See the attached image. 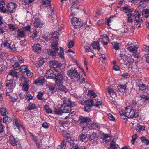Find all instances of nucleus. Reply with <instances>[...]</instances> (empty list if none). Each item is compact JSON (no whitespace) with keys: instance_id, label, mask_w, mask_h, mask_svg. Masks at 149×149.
<instances>
[{"instance_id":"f257e3e1","label":"nucleus","mask_w":149,"mask_h":149,"mask_svg":"<svg viewBox=\"0 0 149 149\" xmlns=\"http://www.w3.org/2000/svg\"><path fill=\"white\" fill-rule=\"evenodd\" d=\"M58 69L53 70L49 69L46 73V76L49 78L55 79V83L57 85H59L62 83L64 76L63 74Z\"/></svg>"},{"instance_id":"f03ea898","label":"nucleus","mask_w":149,"mask_h":149,"mask_svg":"<svg viewBox=\"0 0 149 149\" xmlns=\"http://www.w3.org/2000/svg\"><path fill=\"white\" fill-rule=\"evenodd\" d=\"M59 35V32L54 31L50 37V39L53 41L51 45L52 50H55L56 51H58V39Z\"/></svg>"},{"instance_id":"7ed1b4c3","label":"nucleus","mask_w":149,"mask_h":149,"mask_svg":"<svg viewBox=\"0 0 149 149\" xmlns=\"http://www.w3.org/2000/svg\"><path fill=\"white\" fill-rule=\"evenodd\" d=\"M125 115L128 118H132L134 117L137 118L139 116V113L137 112L134 111V110L131 106L126 107L124 110Z\"/></svg>"},{"instance_id":"20e7f679","label":"nucleus","mask_w":149,"mask_h":149,"mask_svg":"<svg viewBox=\"0 0 149 149\" xmlns=\"http://www.w3.org/2000/svg\"><path fill=\"white\" fill-rule=\"evenodd\" d=\"M13 79H10L9 76H7L6 80V86L8 90H10L11 91H13V89L15 86V83Z\"/></svg>"},{"instance_id":"39448f33","label":"nucleus","mask_w":149,"mask_h":149,"mask_svg":"<svg viewBox=\"0 0 149 149\" xmlns=\"http://www.w3.org/2000/svg\"><path fill=\"white\" fill-rule=\"evenodd\" d=\"M90 121V118L88 117H85L81 116H79V119L80 125L83 128L85 127Z\"/></svg>"},{"instance_id":"423d86ee","label":"nucleus","mask_w":149,"mask_h":149,"mask_svg":"<svg viewBox=\"0 0 149 149\" xmlns=\"http://www.w3.org/2000/svg\"><path fill=\"white\" fill-rule=\"evenodd\" d=\"M65 77V76H63V79L62 84L59 85H57L58 87H59L58 89V93H62V94L63 95L65 94L68 91V89L66 88V87L65 86L62 85Z\"/></svg>"},{"instance_id":"0eeeda50","label":"nucleus","mask_w":149,"mask_h":149,"mask_svg":"<svg viewBox=\"0 0 149 149\" xmlns=\"http://www.w3.org/2000/svg\"><path fill=\"white\" fill-rule=\"evenodd\" d=\"M8 11L10 13H13L16 10L17 8V5L13 2L9 3L7 6Z\"/></svg>"},{"instance_id":"6e6552de","label":"nucleus","mask_w":149,"mask_h":149,"mask_svg":"<svg viewBox=\"0 0 149 149\" xmlns=\"http://www.w3.org/2000/svg\"><path fill=\"white\" fill-rule=\"evenodd\" d=\"M68 73L72 79L74 80L78 77L79 75L77 71L74 69L69 70Z\"/></svg>"},{"instance_id":"1a4fd4ad","label":"nucleus","mask_w":149,"mask_h":149,"mask_svg":"<svg viewBox=\"0 0 149 149\" xmlns=\"http://www.w3.org/2000/svg\"><path fill=\"white\" fill-rule=\"evenodd\" d=\"M61 110L63 113H68L71 111L70 107L67 104L63 103L61 106Z\"/></svg>"},{"instance_id":"9d476101","label":"nucleus","mask_w":149,"mask_h":149,"mask_svg":"<svg viewBox=\"0 0 149 149\" xmlns=\"http://www.w3.org/2000/svg\"><path fill=\"white\" fill-rule=\"evenodd\" d=\"M23 80L22 84L23 88L24 90L27 91H28L30 87L29 84V80L27 78L25 77H23Z\"/></svg>"},{"instance_id":"9b49d317","label":"nucleus","mask_w":149,"mask_h":149,"mask_svg":"<svg viewBox=\"0 0 149 149\" xmlns=\"http://www.w3.org/2000/svg\"><path fill=\"white\" fill-rule=\"evenodd\" d=\"M9 140L10 143L13 146H15L19 142V139L18 138H15L13 135L9 136Z\"/></svg>"},{"instance_id":"f8f14e48","label":"nucleus","mask_w":149,"mask_h":149,"mask_svg":"<svg viewBox=\"0 0 149 149\" xmlns=\"http://www.w3.org/2000/svg\"><path fill=\"white\" fill-rule=\"evenodd\" d=\"M86 137L90 141H95L97 138V135L94 132H88L86 135Z\"/></svg>"},{"instance_id":"ddd939ff","label":"nucleus","mask_w":149,"mask_h":149,"mask_svg":"<svg viewBox=\"0 0 149 149\" xmlns=\"http://www.w3.org/2000/svg\"><path fill=\"white\" fill-rule=\"evenodd\" d=\"M100 41L102 43L106 45L109 42V40L108 36L106 35H103L100 36Z\"/></svg>"},{"instance_id":"4468645a","label":"nucleus","mask_w":149,"mask_h":149,"mask_svg":"<svg viewBox=\"0 0 149 149\" xmlns=\"http://www.w3.org/2000/svg\"><path fill=\"white\" fill-rule=\"evenodd\" d=\"M13 125L15 127V129L16 131H20L21 128H22V126L20 125L18 122V120L16 118L13 120Z\"/></svg>"},{"instance_id":"2eb2a0df","label":"nucleus","mask_w":149,"mask_h":149,"mask_svg":"<svg viewBox=\"0 0 149 149\" xmlns=\"http://www.w3.org/2000/svg\"><path fill=\"white\" fill-rule=\"evenodd\" d=\"M134 26L137 27H140L143 23V19L141 18L136 17L135 18Z\"/></svg>"},{"instance_id":"dca6fc26","label":"nucleus","mask_w":149,"mask_h":149,"mask_svg":"<svg viewBox=\"0 0 149 149\" xmlns=\"http://www.w3.org/2000/svg\"><path fill=\"white\" fill-rule=\"evenodd\" d=\"M49 65L50 67L53 68H56L61 66L60 63L58 61L55 60L50 61Z\"/></svg>"},{"instance_id":"f3484780","label":"nucleus","mask_w":149,"mask_h":149,"mask_svg":"<svg viewBox=\"0 0 149 149\" xmlns=\"http://www.w3.org/2000/svg\"><path fill=\"white\" fill-rule=\"evenodd\" d=\"M135 130L137 131L138 132L140 133H143V132L145 131V127L144 126L138 124L135 128Z\"/></svg>"},{"instance_id":"a211bd4d","label":"nucleus","mask_w":149,"mask_h":149,"mask_svg":"<svg viewBox=\"0 0 149 149\" xmlns=\"http://www.w3.org/2000/svg\"><path fill=\"white\" fill-rule=\"evenodd\" d=\"M4 0H0V11L4 13H7V11L5 8Z\"/></svg>"},{"instance_id":"6ab92c4d","label":"nucleus","mask_w":149,"mask_h":149,"mask_svg":"<svg viewBox=\"0 0 149 149\" xmlns=\"http://www.w3.org/2000/svg\"><path fill=\"white\" fill-rule=\"evenodd\" d=\"M17 36L21 38H24L26 35V33L22 28L17 31Z\"/></svg>"},{"instance_id":"aec40b11","label":"nucleus","mask_w":149,"mask_h":149,"mask_svg":"<svg viewBox=\"0 0 149 149\" xmlns=\"http://www.w3.org/2000/svg\"><path fill=\"white\" fill-rule=\"evenodd\" d=\"M45 82V79L43 77H39L38 79L35 80L33 83L37 85H42Z\"/></svg>"},{"instance_id":"412c9836","label":"nucleus","mask_w":149,"mask_h":149,"mask_svg":"<svg viewBox=\"0 0 149 149\" xmlns=\"http://www.w3.org/2000/svg\"><path fill=\"white\" fill-rule=\"evenodd\" d=\"M41 46L38 43L35 44L33 46V50L34 52L38 53L41 52Z\"/></svg>"},{"instance_id":"4be33fe9","label":"nucleus","mask_w":149,"mask_h":149,"mask_svg":"<svg viewBox=\"0 0 149 149\" xmlns=\"http://www.w3.org/2000/svg\"><path fill=\"white\" fill-rule=\"evenodd\" d=\"M15 59V57H13L11 59V65H12V66L14 68V69L17 70H18L19 68V65L17 62H14V63H13L12 61L13 62Z\"/></svg>"},{"instance_id":"5701e85b","label":"nucleus","mask_w":149,"mask_h":149,"mask_svg":"<svg viewBox=\"0 0 149 149\" xmlns=\"http://www.w3.org/2000/svg\"><path fill=\"white\" fill-rule=\"evenodd\" d=\"M79 7L78 6H71L69 10V11L70 12L71 15H70V16L74 15V13L76 12V10L79 9Z\"/></svg>"},{"instance_id":"b1692460","label":"nucleus","mask_w":149,"mask_h":149,"mask_svg":"<svg viewBox=\"0 0 149 149\" xmlns=\"http://www.w3.org/2000/svg\"><path fill=\"white\" fill-rule=\"evenodd\" d=\"M138 48L137 46L136 45H135L129 47H128V49L134 53H136L137 52Z\"/></svg>"},{"instance_id":"393cba45","label":"nucleus","mask_w":149,"mask_h":149,"mask_svg":"<svg viewBox=\"0 0 149 149\" xmlns=\"http://www.w3.org/2000/svg\"><path fill=\"white\" fill-rule=\"evenodd\" d=\"M116 139L114 138L110 144L111 149H117L119 145L116 144Z\"/></svg>"},{"instance_id":"a878e982","label":"nucleus","mask_w":149,"mask_h":149,"mask_svg":"<svg viewBox=\"0 0 149 149\" xmlns=\"http://www.w3.org/2000/svg\"><path fill=\"white\" fill-rule=\"evenodd\" d=\"M34 25L35 26L38 27L42 26L43 24L41 22L40 19L39 18H37L35 19Z\"/></svg>"},{"instance_id":"bb28decb","label":"nucleus","mask_w":149,"mask_h":149,"mask_svg":"<svg viewBox=\"0 0 149 149\" xmlns=\"http://www.w3.org/2000/svg\"><path fill=\"white\" fill-rule=\"evenodd\" d=\"M137 3L138 4V8L139 9L144 8L146 4V3L143 0H138Z\"/></svg>"},{"instance_id":"cd10ccee","label":"nucleus","mask_w":149,"mask_h":149,"mask_svg":"<svg viewBox=\"0 0 149 149\" xmlns=\"http://www.w3.org/2000/svg\"><path fill=\"white\" fill-rule=\"evenodd\" d=\"M123 61L124 62V64L127 66H129L130 65L132 61L130 58L126 57L125 58L123 59Z\"/></svg>"},{"instance_id":"c85d7f7f","label":"nucleus","mask_w":149,"mask_h":149,"mask_svg":"<svg viewBox=\"0 0 149 149\" xmlns=\"http://www.w3.org/2000/svg\"><path fill=\"white\" fill-rule=\"evenodd\" d=\"M83 103H84V104L86 105V106L92 107L94 105V102L93 100L89 99L85 101Z\"/></svg>"},{"instance_id":"c756f323","label":"nucleus","mask_w":149,"mask_h":149,"mask_svg":"<svg viewBox=\"0 0 149 149\" xmlns=\"http://www.w3.org/2000/svg\"><path fill=\"white\" fill-rule=\"evenodd\" d=\"M85 79L82 77H80L79 75L78 77L75 79V81H77L79 84L84 83L85 82Z\"/></svg>"},{"instance_id":"7c9ffc66","label":"nucleus","mask_w":149,"mask_h":149,"mask_svg":"<svg viewBox=\"0 0 149 149\" xmlns=\"http://www.w3.org/2000/svg\"><path fill=\"white\" fill-rule=\"evenodd\" d=\"M142 13L144 17L148 18L149 17V9H143L142 11Z\"/></svg>"},{"instance_id":"2f4dec72","label":"nucleus","mask_w":149,"mask_h":149,"mask_svg":"<svg viewBox=\"0 0 149 149\" xmlns=\"http://www.w3.org/2000/svg\"><path fill=\"white\" fill-rule=\"evenodd\" d=\"M113 47L115 50H118L120 49V44L117 42H114L112 43Z\"/></svg>"},{"instance_id":"473e14b6","label":"nucleus","mask_w":149,"mask_h":149,"mask_svg":"<svg viewBox=\"0 0 149 149\" xmlns=\"http://www.w3.org/2000/svg\"><path fill=\"white\" fill-rule=\"evenodd\" d=\"M99 43V42L98 41H96L92 44V46L94 49L99 50L100 49Z\"/></svg>"},{"instance_id":"72a5a7b5","label":"nucleus","mask_w":149,"mask_h":149,"mask_svg":"<svg viewBox=\"0 0 149 149\" xmlns=\"http://www.w3.org/2000/svg\"><path fill=\"white\" fill-rule=\"evenodd\" d=\"M43 110L45 111L48 113H52V111L51 109L49 107V105H45L44 108Z\"/></svg>"},{"instance_id":"f704fd0d","label":"nucleus","mask_w":149,"mask_h":149,"mask_svg":"<svg viewBox=\"0 0 149 149\" xmlns=\"http://www.w3.org/2000/svg\"><path fill=\"white\" fill-rule=\"evenodd\" d=\"M81 19H79L78 21L75 23L74 25H72L75 28H79L82 25V24L81 21Z\"/></svg>"},{"instance_id":"c9c22d12","label":"nucleus","mask_w":149,"mask_h":149,"mask_svg":"<svg viewBox=\"0 0 149 149\" xmlns=\"http://www.w3.org/2000/svg\"><path fill=\"white\" fill-rule=\"evenodd\" d=\"M36 108V106L34 103H29L27 107V109L28 110H33Z\"/></svg>"},{"instance_id":"e433bc0d","label":"nucleus","mask_w":149,"mask_h":149,"mask_svg":"<svg viewBox=\"0 0 149 149\" xmlns=\"http://www.w3.org/2000/svg\"><path fill=\"white\" fill-rule=\"evenodd\" d=\"M58 51L55 50H49L47 51V52L49 55L52 56H56Z\"/></svg>"},{"instance_id":"4c0bfd02","label":"nucleus","mask_w":149,"mask_h":149,"mask_svg":"<svg viewBox=\"0 0 149 149\" xmlns=\"http://www.w3.org/2000/svg\"><path fill=\"white\" fill-rule=\"evenodd\" d=\"M10 76H11L13 78L14 77L17 78L18 75L17 72L14 71H12L10 72L8 75L7 76H9V77L10 78Z\"/></svg>"},{"instance_id":"58836bf2","label":"nucleus","mask_w":149,"mask_h":149,"mask_svg":"<svg viewBox=\"0 0 149 149\" xmlns=\"http://www.w3.org/2000/svg\"><path fill=\"white\" fill-rule=\"evenodd\" d=\"M19 69L20 72L24 73L26 72L27 70H28V66L26 65H23L21 66L19 68Z\"/></svg>"},{"instance_id":"ea45409f","label":"nucleus","mask_w":149,"mask_h":149,"mask_svg":"<svg viewBox=\"0 0 149 149\" xmlns=\"http://www.w3.org/2000/svg\"><path fill=\"white\" fill-rule=\"evenodd\" d=\"M1 114L3 116L7 115L8 113V112L7 109L4 108H2L0 111Z\"/></svg>"},{"instance_id":"a19ab883","label":"nucleus","mask_w":149,"mask_h":149,"mask_svg":"<svg viewBox=\"0 0 149 149\" xmlns=\"http://www.w3.org/2000/svg\"><path fill=\"white\" fill-rule=\"evenodd\" d=\"M49 19L53 22L56 19V15L53 12V11H52L49 17Z\"/></svg>"},{"instance_id":"79ce46f5","label":"nucleus","mask_w":149,"mask_h":149,"mask_svg":"<svg viewBox=\"0 0 149 149\" xmlns=\"http://www.w3.org/2000/svg\"><path fill=\"white\" fill-rule=\"evenodd\" d=\"M31 28V26L30 25H28L26 26H25L23 27L22 28L23 29L24 31L26 34L29 32H30V29Z\"/></svg>"},{"instance_id":"37998d69","label":"nucleus","mask_w":149,"mask_h":149,"mask_svg":"<svg viewBox=\"0 0 149 149\" xmlns=\"http://www.w3.org/2000/svg\"><path fill=\"white\" fill-rule=\"evenodd\" d=\"M88 95L91 96L93 98H95L97 96V95L94 92L93 90H89L88 92Z\"/></svg>"},{"instance_id":"c03bdc74","label":"nucleus","mask_w":149,"mask_h":149,"mask_svg":"<svg viewBox=\"0 0 149 149\" xmlns=\"http://www.w3.org/2000/svg\"><path fill=\"white\" fill-rule=\"evenodd\" d=\"M128 17V21L130 23H132L133 22L134 17V15L130 13L127 15Z\"/></svg>"},{"instance_id":"a18cd8bd","label":"nucleus","mask_w":149,"mask_h":149,"mask_svg":"<svg viewBox=\"0 0 149 149\" xmlns=\"http://www.w3.org/2000/svg\"><path fill=\"white\" fill-rule=\"evenodd\" d=\"M66 147V143L65 141L63 140L61 145H58L57 146V149H65Z\"/></svg>"},{"instance_id":"49530a36","label":"nucleus","mask_w":149,"mask_h":149,"mask_svg":"<svg viewBox=\"0 0 149 149\" xmlns=\"http://www.w3.org/2000/svg\"><path fill=\"white\" fill-rule=\"evenodd\" d=\"M12 121V119L8 116L4 117L3 118V121L5 123H8Z\"/></svg>"},{"instance_id":"de8ad7c7","label":"nucleus","mask_w":149,"mask_h":149,"mask_svg":"<svg viewBox=\"0 0 149 149\" xmlns=\"http://www.w3.org/2000/svg\"><path fill=\"white\" fill-rule=\"evenodd\" d=\"M55 86L50 85L48 86V88L49 91H50L52 93H54L56 92V90L55 89Z\"/></svg>"},{"instance_id":"09e8293b","label":"nucleus","mask_w":149,"mask_h":149,"mask_svg":"<svg viewBox=\"0 0 149 149\" xmlns=\"http://www.w3.org/2000/svg\"><path fill=\"white\" fill-rule=\"evenodd\" d=\"M140 139L142 142L145 143L146 145H148L149 144V141L144 136L141 137Z\"/></svg>"},{"instance_id":"8fccbe9b","label":"nucleus","mask_w":149,"mask_h":149,"mask_svg":"<svg viewBox=\"0 0 149 149\" xmlns=\"http://www.w3.org/2000/svg\"><path fill=\"white\" fill-rule=\"evenodd\" d=\"M81 104L83 105H85L84 108L83 109L84 110V111L86 112H89L90 111L91 109V107L86 106V105L84 104V103H82Z\"/></svg>"},{"instance_id":"3c124183","label":"nucleus","mask_w":149,"mask_h":149,"mask_svg":"<svg viewBox=\"0 0 149 149\" xmlns=\"http://www.w3.org/2000/svg\"><path fill=\"white\" fill-rule=\"evenodd\" d=\"M42 3L46 7L50 6L51 4L50 1L49 0H43Z\"/></svg>"},{"instance_id":"603ef678","label":"nucleus","mask_w":149,"mask_h":149,"mask_svg":"<svg viewBox=\"0 0 149 149\" xmlns=\"http://www.w3.org/2000/svg\"><path fill=\"white\" fill-rule=\"evenodd\" d=\"M66 104L70 106L71 108V107H74L76 105L74 102L72 101L69 99H68V103Z\"/></svg>"},{"instance_id":"864d4df0","label":"nucleus","mask_w":149,"mask_h":149,"mask_svg":"<svg viewBox=\"0 0 149 149\" xmlns=\"http://www.w3.org/2000/svg\"><path fill=\"white\" fill-rule=\"evenodd\" d=\"M119 113L121 116V118L125 120V119L127 118V116L125 115L124 111L123 110H120L119 111Z\"/></svg>"},{"instance_id":"5fc2aeb1","label":"nucleus","mask_w":149,"mask_h":149,"mask_svg":"<svg viewBox=\"0 0 149 149\" xmlns=\"http://www.w3.org/2000/svg\"><path fill=\"white\" fill-rule=\"evenodd\" d=\"M140 97L141 98L140 100H143L144 102L148 100L149 97L146 95H142L140 96Z\"/></svg>"},{"instance_id":"6e6d98bb","label":"nucleus","mask_w":149,"mask_h":149,"mask_svg":"<svg viewBox=\"0 0 149 149\" xmlns=\"http://www.w3.org/2000/svg\"><path fill=\"white\" fill-rule=\"evenodd\" d=\"M123 10L125 13L131 12L133 11V10L127 7H125L123 8Z\"/></svg>"},{"instance_id":"4d7b16f0","label":"nucleus","mask_w":149,"mask_h":149,"mask_svg":"<svg viewBox=\"0 0 149 149\" xmlns=\"http://www.w3.org/2000/svg\"><path fill=\"white\" fill-rule=\"evenodd\" d=\"M140 89L142 90H145L146 88V86L142 82H141L138 85Z\"/></svg>"},{"instance_id":"13d9d810","label":"nucleus","mask_w":149,"mask_h":149,"mask_svg":"<svg viewBox=\"0 0 149 149\" xmlns=\"http://www.w3.org/2000/svg\"><path fill=\"white\" fill-rule=\"evenodd\" d=\"M119 91H122L123 92V91H125V90L126 88V85H120L119 86Z\"/></svg>"},{"instance_id":"bf43d9fd","label":"nucleus","mask_w":149,"mask_h":149,"mask_svg":"<svg viewBox=\"0 0 149 149\" xmlns=\"http://www.w3.org/2000/svg\"><path fill=\"white\" fill-rule=\"evenodd\" d=\"M108 92L110 94H115L116 95V93H115L114 90L112 88H108L107 89Z\"/></svg>"},{"instance_id":"052dcab7","label":"nucleus","mask_w":149,"mask_h":149,"mask_svg":"<svg viewBox=\"0 0 149 149\" xmlns=\"http://www.w3.org/2000/svg\"><path fill=\"white\" fill-rule=\"evenodd\" d=\"M86 136L85 134H81L79 137V139L81 141H84V140L86 139Z\"/></svg>"},{"instance_id":"680f3d73","label":"nucleus","mask_w":149,"mask_h":149,"mask_svg":"<svg viewBox=\"0 0 149 149\" xmlns=\"http://www.w3.org/2000/svg\"><path fill=\"white\" fill-rule=\"evenodd\" d=\"M58 95L60 96V98L63 100V101L65 102L66 100V97H65V94L63 95L62 93H59Z\"/></svg>"},{"instance_id":"e2e57ef3","label":"nucleus","mask_w":149,"mask_h":149,"mask_svg":"<svg viewBox=\"0 0 149 149\" xmlns=\"http://www.w3.org/2000/svg\"><path fill=\"white\" fill-rule=\"evenodd\" d=\"M71 1H72V6H78L79 7V2L77 0H74L73 1V0H71Z\"/></svg>"},{"instance_id":"0e129e2a","label":"nucleus","mask_w":149,"mask_h":149,"mask_svg":"<svg viewBox=\"0 0 149 149\" xmlns=\"http://www.w3.org/2000/svg\"><path fill=\"white\" fill-rule=\"evenodd\" d=\"M26 74L28 77L29 78L32 77L33 75V73L31 71L29 70H27Z\"/></svg>"},{"instance_id":"69168bd1","label":"nucleus","mask_w":149,"mask_h":149,"mask_svg":"<svg viewBox=\"0 0 149 149\" xmlns=\"http://www.w3.org/2000/svg\"><path fill=\"white\" fill-rule=\"evenodd\" d=\"M43 93L41 92H39L38 93L37 95V98L39 100H42V97L43 96Z\"/></svg>"},{"instance_id":"338daca9","label":"nucleus","mask_w":149,"mask_h":149,"mask_svg":"<svg viewBox=\"0 0 149 149\" xmlns=\"http://www.w3.org/2000/svg\"><path fill=\"white\" fill-rule=\"evenodd\" d=\"M8 27L9 30L10 31H13L15 29V27L14 25L11 24H9L8 25Z\"/></svg>"},{"instance_id":"774afa93","label":"nucleus","mask_w":149,"mask_h":149,"mask_svg":"<svg viewBox=\"0 0 149 149\" xmlns=\"http://www.w3.org/2000/svg\"><path fill=\"white\" fill-rule=\"evenodd\" d=\"M7 92L6 95L7 96L10 97V98L12 97L13 94L12 92L13 91H11L10 90H8L6 89Z\"/></svg>"}]
</instances>
